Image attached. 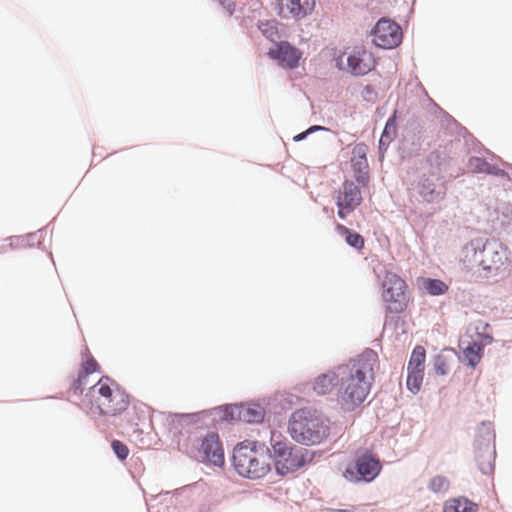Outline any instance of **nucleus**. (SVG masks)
<instances>
[{
    "label": "nucleus",
    "instance_id": "obj_20",
    "mask_svg": "<svg viewBox=\"0 0 512 512\" xmlns=\"http://www.w3.org/2000/svg\"><path fill=\"white\" fill-rule=\"evenodd\" d=\"M335 230L339 235L345 237V241L349 246L357 250H362L364 248L365 241L359 233L351 231L349 228L340 223L335 225Z\"/></svg>",
    "mask_w": 512,
    "mask_h": 512
},
{
    "label": "nucleus",
    "instance_id": "obj_11",
    "mask_svg": "<svg viewBox=\"0 0 512 512\" xmlns=\"http://www.w3.org/2000/svg\"><path fill=\"white\" fill-rule=\"evenodd\" d=\"M446 183L439 173L423 175L418 182V193L428 203H436L446 195Z\"/></svg>",
    "mask_w": 512,
    "mask_h": 512
},
{
    "label": "nucleus",
    "instance_id": "obj_8",
    "mask_svg": "<svg viewBox=\"0 0 512 512\" xmlns=\"http://www.w3.org/2000/svg\"><path fill=\"white\" fill-rule=\"evenodd\" d=\"M381 471V464L371 452L365 451L357 454L355 459V470L347 468L343 476L350 482L366 481L375 479Z\"/></svg>",
    "mask_w": 512,
    "mask_h": 512
},
{
    "label": "nucleus",
    "instance_id": "obj_25",
    "mask_svg": "<svg viewBox=\"0 0 512 512\" xmlns=\"http://www.w3.org/2000/svg\"><path fill=\"white\" fill-rule=\"evenodd\" d=\"M450 486L449 480L442 475L434 476L429 481V489L434 493H444L448 491Z\"/></svg>",
    "mask_w": 512,
    "mask_h": 512
},
{
    "label": "nucleus",
    "instance_id": "obj_33",
    "mask_svg": "<svg viewBox=\"0 0 512 512\" xmlns=\"http://www.w3.org/2000/svg\"><path fill=\"white\" fill-rule=\"evenodd\" d=\"M272 28L273 27H270V29H263V33L268 37V38H272V36L274 34H276L275 31H272Z\"/></svg>",
    "mask_w": 512,
    "mask_h": 512
},
{
    "label": "nucleus",
    "instance_id": "obj_9",
    "mask_svg": "<svg viewBox=\"0 0 512 512\" xmlns=\"http://www.w3.org/2000/svg\"><path fill=\"white\" fill-rule=\"evenodd\" d=\"M372 35L373 43L384 49L395 48L402 42L401 27L387 18H382L376 23Z\"/></svg>",
    "mask_w": 512,
    "mask_h": 512
},
{
    "label": "nucleus",
    "instance_id": "obj_7",
    "mask_svg": "<svg viewBox=\"0 0 512 512\" xmlns=\"http://www.w3.org/2000/svg\"><path fill=\"white\" fill-rule=\"evenodd\" d=\"M275 469L280 475L297 471L310 461L309 451L302 447L276 442L272 446Z\"/></svg>",
    "mask_w": 512,
    "mask_h": 512
},
{
    "label": "nucleus",
    "instance_id": "obj_35",
    "mask_svg": "<svg viewBox=\"0 0 512 512\" xmlns=\"http://www.w3.org/2000/svg\"><path fill=\"white\" fill-rule=\"evenodd\" d=\"M328 512H354L352 509H332Z\"/></svg>",
    "mask_w": 512,
    "mask_h": 512
},
{
    "label": "nucleus",
    "instance_id": "obj_5",
    "mask_svg": "<svg viewBox=\"0 0 512 512\" xmlns=\"http://www.w3.org/2000/svg\"><path fill=\"white\" fill-rule=\"evenodd\" d=\"M463 267L466 272L476 278H488L496 274L503 264L502 254L493 247L484 246L476 249L473 246H466L462 257Z\"/></svg>",
    "mask_w": 512,
    "mask_h": 512
},
{
    "label": "nucleus",
    "instance_id": "obj_10",
    "mask_svg": "<svg viewBox=\"0 0 512 512\" xmlns=\"http://www.w3.org/2000/svg\"><path fill=\"white\" fill-rule=\"evenodd\" d=\"M335 201L338 208V216L341 219H345L347 215L352 213L361 204L362 196L360 189L353 181L346 180L337 191Z\"/></svg>",
    "mask_w": 512,
    "mask_h": 512
},
{
    "label": "nucleus",
    "instance_id": "obj_29",
    "mask_svg": "<svg viewBox=\"0 0 512 512\" xmlns=\"http://www.w3.org/2000/svg\"><path fill=\"white\" fill-rule=\"evenodd\" d=\"M392 129L395 130V126L393 124V120L389 119L386 123L385 129L381 135L380 143H384L386 140H389V130Z\"/></svg>",
    "mask_w": 512,
    "mask_h": 512
},
{
    "label": "nucleus",
    "instance_id": "obj_15",
    "mask_svg": "<svg viewBox=\"0 0 512 512\" xmlns=\"http://www.w3.org/2000/svg\"><path fill=\"white\" fill-rule=\"evenodd\" d=\"M315 0H279V13L284 18H303L313 11Z\"/></svg>",
    "mask_w": 512,
    "mask_h": 512
},
{
    "label": "nucleus",
    "instance_id": "obj_16",
    "mask_svg": "<svg viewBox=\"0 0 512 512\" xmlns=\"http://www.w3.org/2000/svg\"><path fill=\"white\" fill-rule=\"evenodd\" d=\"M232 419L246 423L260 422L263 419L264 411L259 405H234L231 407Z\"/></svg>",
    "mask_w": 512,
    "mask_h": 512
},
{
    "label": "nucleus",
    "instance_id": "obj_4",
    "mask_svg": "<svg viewBox=\"0 0 512 512\" xmlns=\"http://www.w3.org/2000/svg\"><path fill=\"white\" fill-rule=\"evenodd\" d=\"M232 459L237 473L246 478L259 479L271 470V456L256 442L245 441L238 444L234 448Z\"/></svg>",
    "mask_w": 512,
    "mask_h": 512
},
{
    "label": "nucleus",
    "instance_id": "obj_1",
    "mask_svg": "<svg viewBox=\"0 0 512 512\" xmlns=\"http://www.w3.org/2000/svg\"><path fill=\"white\" fill-rule=\"evenodd\" d=\"M378 355L366 350L348 364L339 366L338 402L345 411H354L367 398L375 380Z\"/></svg>",
    "mask_w": 512,
    "mask_h": 512
},
{
    "label": "nucleus",
    "instance_id": "obj_21",
    "mask_svg": "<svg viewBox=\"0 0 512 512\" xmlns=\"http://www.w3.org/2000/svg\"><path fill=\"white\" fill-rule=\"evenodd\" d=\"M483 345L472 342L463 349V358L469 366L475 368L483 356Z\"/></svg>",
    "mask_w": 512,
    "mask_h": 512
},
{
    "label": "nucleus",
    "instance_id": "obj_17",
    "mask_svg": "<svg viewBox=\"0 0 512 512\" xmlns=\"http://www.w3.org/2000/svg\"><path fill=\"white\" fill-rule=\"evenodd\" d=\"M340 384L339 367L335 371H328L318 376L313 385L314 391L318 395H325L333 391Z\"/></svg>",
    "mask_w": 512,
    "mask_h": 512
},
{
    "label": "nucleus",
    "instance_id": "obj_36",
    "mask_svg": "<svg viewBox=\"0 0 512 512\" xmlns=\"http://www.w3.org/2000/svg\"><path fill=\"white\" fill-rule=\"evenodd\" d=\"M82 377H83V376H82V374H80V375H79V379H78L79 383H81V379H82Z\"/></svg>",
    "mask_w": 512,
    "mask_h": 512
},
{
    "label": "nucleus",
    "instance_id": "obj_26",
    "mask_svg": "<svg viewBox=\"0 0 512 512\" xmlns=\"http://www.w3.org/2000/svg\"><path fill=\"white\" fill-rule=\"evenodd\" d=\"M99 364L90 354L89 350H85V361L82 363V371L85 376L95 373L99 370Z\"/></svg>",
    "mask_w": 512,
    "mask_h": 512
},
{
    "label": "nucleus",
    "instance_id": "obj_19",
    "mask_svg": "<svg viewBox=\"0 0 512 512\" xmlns=\"http://www.w3.org/2000/svg\"><path fill=\"white\" fill-rule=\"evenodd\" d=\"M367 151L368 147L364 143H358L354 146L352 150V166L357 173H362L368 168L367 162Z\"/></svg>",
    "mask_w": 512,
    "mask_h": 512
},
{
    "label": "nucleus",
    "instance_id": "obj_24",
    "mask_svg": "<svg viewBox=\"0 0 512 512\" xmlns=\"http://www.w3.org/2000/svg\"><path fill=\"white\" fill-rule=\"evenodd\" d=\"M423 378H424V370L407 371V381H406L407 388L412 393H417L421 388Z\"/></svg>",
    "mask_w": 512,
    "mask_h": 512
},
{
    "label": "nucleus",
    "instance_id": "obj_27",
    "mask_svg": "<svg viewBox=\"0 0 512 512\" xmlns=\"http://www.w3.org/2000/svg\"><path fill=\"white\" fill-rule=\"evenodd\" d=\"M449 361L442 355H438L434 360V369L438 375H446L449 371Z\"/></svg>",
    "mask_w": 512,
    "mask_h": 512
},
{
    "label": "nucleus",
    "instance_id": "obj_22",
    "mask_svg": "<svg viewBox=\"0 0 512 512\" xmlns=\"http://www.w3.org/2000/svg\"><path fill=\"white\" fill-rule=\"evenodd\" d=\"M421 285L424 291L432 296L444 295L449 290V286L440 279L423 278Z\"/></svg>",
    "mask_w": 512,
    "mask_h": 512
},
{
    "label": "nucleus",
    "instance_id": "obj_6",
    "mask_svg": "<svg viewBox=\"0 0 512 512\" xmlns=\"http://www.w3.org/2000/svg\"><path fill=\"white\" fill-rule=\"evenodd\" d=\"M381 298L386 314H401L410 303L406 281L394 272H386L382 281Z\"/></svg>",
    "mask_w": 512,
    "mask_h": 512
},
{
    "label": "nucleus",
    "instance_id": "obj_13",
    "mask_svg": "<svg viewBox=\"0 0 512 512\" xmlns=\"http://www.w3.org/2000/svg\"><path fill=\"white\" fill-rule=\"evenodd\" d=\"M270 58L276 60L284 68L295 69L302 59V52L288 42H280L268 52Z\"/></svg>",
    "mask_w": 512,
    "mask_h": 512
},
{
    "label": "nucleus",
    "instance_id": "obj_28",
    "mask_svg": "<svg viewBox=\"0 0 512 512\" xmlns=\"http://www.w3.org/2000/svg\"><path fill=\"white\" fill-rule=\"evenodd\" d=\"M111 447L114 453L121 461L125 460L128 457L129 449L127 445L121 442L120 440H113L111 443Z\"/></svg>",
    "mask_w": 512,
    "mask_h": 512
},
{
    "label": "nucleus",
    "instance_id": "obj_32",
    "mask_svg": "<svg viewBox=\"0 0 512 512\" xmlns=\"http://www.w3.org/2000/svg\"><path fill=\"white\" fill-rule=\"evenodd\" d=\"M319 130H328V129H327V128H325V127H323V126L315 125V126H311V127L308 129V132H309V133H312V132L319 131Z\"/></svg>",
    "mask_w": 512,
    "mask_h": 512
},
{
    "label": "nucleus",
    "instance_id": "obj_18",
    "mask_svg": "<svg viewBox=\"0 0 512 512\" xmlns=\"http://www.w3.org/2000/svg\"><path fill=\"white\" fill-rule=\"evenodd\" d=\"M478 505L465 497L453 498L445 502L444 512H476Z\"/></svg>",
    "mask_w": 512,
    "mask_h": 512
},
{
    "label": "nucleus",
    "instance_id": "obj_37",
    "mask_svg": "<svg viewBox=\"0 0 512 512\" xmlns=\"http://www.w3.org/2000/svg\"><path fill=\"white\" fill-rule=\"evenodd\" d=\"M362 179V176H357V180L360 181Z\"/></svg>",
    "mask_w": 512,
    "mask_h": 512
},
{
    "label": "nucleus",
    "instance_id": "obj_31",
    "mask_svg": "<svg viewBox=\"0 0 512 512\" xmlns=\"http://www.w3.org/2000/svg\"><path fill=\"white\" fill-rule=\"evenodd\" d=\"M308 134H310V133L308 132V129H307L305 132H302V133L294 136L293 139H294V141L298 142V141L305 139Z\"/></svg>",
    "mask_w": 512,
    "mask_h": 512
},
{
    "label": "nucleus",
    "instance_id": "obj_14",
    "mask_svg": "<svg viewBox=\"0 0 512 512\" xmlns=\"http://www.w3.org/2000/svg\"><path fill=\"white\" fill-rule=\"evenodd\" d=\"M376 65L373 54L363 47L355 48L347 57L348 71L353 75H365Z\"/></svg>",
    "mask_w": 512,
    "mask_h": 512
},
{
    "label": "nucleus",
    "instance_id": "obj_23",
    "mask_svg": "<svg viewBox=\"0 0 512 512\" xmlns=\"http://www.w3.org/2000/svg\"><path fill=\"white\" fill-rule=\"evenodd\" d=\"M426 352L424 347L416 346L410 356L407 371L412 370H424L425 367Z\"/></svg>",
    "mask_w": 512,
    "mask_h": 512
},
{
    "label": "nucleus",
    "instance_id": "obj_12",
    "mask_svg": "<svg viewBox=\"0 0 512 512\" xmlns=\"http://www.w3.org/2000/svg\"><path fill=\"white\" fill-rule=\"evenodd\" d=\"M197 456L202 462L215 466L224 464V450L217 434L209 433L201 440Z\"/></svg>",
    "mask_w": 512,
    "mask_h": 512
},
{
    "label": "nucleus",
    "instance_id": "obj_30",
    "mask_svg": "<svg viewBox=\"0 0 512 512\" xmlns=\"http://www.w3.org/2000/svg\"><path fill=\"white\" fill-rule=\"evenodd\" d=\"M221 4L228 11L229 15L235 10V3L232 0H220Z\"/></svg>",
    "mask_w": 512,
    "mask_h": 512
},
{
    "label": "nucleus",
    "instance_id": "obj_3",
    "mask_svg": "<svg viewBox=\"0 0 512 512\" xmlns=\"http://www.w3.org/2000/svg\"><path fill=\"white\" fill-rule=\"evenodd\" d=\"M288 429L296 442L305 445L319 444L330 434L328 419L307 409L292 414Z\"/></svg>",
    "mask_w": 512,
    "mask_h": 512
},
{
    "label": "nucleus",
    "instance_id": "obj_2",
    "mask_svg": "<svg viewBox=\"0 0 512 512\" xmlns=\"http://www.w3.org/2000/svg\"><path fill=\"white\" fill-rule=\"evenodd\" d=\"M84 404L92 414L116 416L126 411L129 396L108 377H102L89 388Z\"/></svg>",
    "mask_w": 512,
    "mask_h": 512
},
{
    "label": "nucleus",
    "instance_id": "obj_34",
    "mask_svg": "<svg viewBox=\"0 0 512 512\" xmlns=\"http://www.w3.org/2000/svg\"><path fill=\"white\" fill-rule=\"evenodd\" d=\"M481 469L484 473H489L492 471L493 468L491 464H488L486 467H481Z\"/></svg>",
    "mask_w": 512,
    "mask_h": 512
}]
</instances>
